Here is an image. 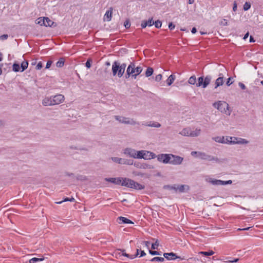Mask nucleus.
<instances>
[{"label":"nucleus","instance_id":"obj_23","mask_svg":"<svg viewBox=\"0 0 263 263\" xmlns=\"http://www.w3.org/2000/svg\"><path fill=\"white\" fill-rule=\"evenodd\" d=\"M212 139L216 142L226 144V137L224 136H217L213 137Z\"/></svg>","mask_w":263,"mask_h":263},{"label":"nucleus","instance_id":"obj_49","mask_svg":"<svg viewBox=\"0 0 263 263\" xmlns=\"http://www.w3.org/2000/svg\"><path fill=\"white\" fill-rule=\"evenodd\" d=\"M220 25L223 26H228V22L227 20L223 19L221 22Z\"/></svg>","mask_w":263,"mask_h":263},{"label":"nucleus","instance_id":"obj_63","mask_svg":"<svg viewBox=\"0 0 263 263\" xmlns=\"http://www.w3.org/2000/svg\"><path fill=\"white\" fill-rule=\"evenodd\" d=\"M250 227H247V228H243V229L239 228L238 229V231H247V230H249L250 229Z\"/></svg>","mask_w":263,"mask_h":263},{"label":"nucleus","instance_id":"obj_6","mask_svg":"<svg viewBox=\"0 0 263 263\" xmlns=\"http://www.w3.org/2000/svg\"><path fill=\"white\" fill-rule=\"evenodd\" d=\"M115 119L117 121H119L120 123L125 124L132 125L140 124V123L139 122H137L133 119H131V118H127V117H125L120 116H115Z\"/></svg>","mask_w":263,"mask_h":263},{"label":"nucleus","instance_id":"obj_33","mask_svg":"<svg viewBox=\"0 0 263 263\" xmlns=\"http://www.w3.org/2000/svg\"><path fill=\"white\" fill-rule=\"evenodd\" d=\"M154 70L151 67H148L145 72V76L146 77H149L151 76L153 73Z\"/></svg>","mask_w":263,"mask_h":263},{"label":"nucleus","instance_id":"obj_51","mask_svg":"<svg viewBox=\"0 0 263 263\" xmlns=\"http://www.w3.org/2000/svg\"><path fill=\"white\" fill-rule=\"evenodd\" d=\"M8 37V35L7 34H3L0 36V40L4 41L7 39Z\"/></svg>","mask_w":263,"mask_h":263},{"label":"nucleus","instance_id":"obj_52","mask_svg":"<svg viewBox=\"0 0 263 263\" xmlns=\"http://www.w3.org/2000/svg\"><path fill=\"white\" fill-rule=\"evenodd\" d=\"M42 67V63L41 62H40L37 63V65L36 66V69L37 70H40Z\"/></svg>","mask_w":263,"mask_h":263},{"label":"nucleus","instance_id":"obj_41","mask_svg":"<svg viewBox=\"0 0 263 263\" xmlns=\"http://www.w3.org/2000/svg\"><path fill=\"white\" fill-rule=\"evenodd\" d=\"M74 201V198H73V197H71L70 198H68V197H66L63 200L61 201H60V202H57L58 204H61L62 203V202H65V201H70V202H73Z\"/></svg>","mask_w":263,"mask_h":263},{"label":"nucleus","instance_id":"obj_30","mask_svg":"<svg viewBox=\"0 0 263 263\" xmlns=\"http://www.w3.org/2000/svg\"><path fill=\"white\" fill-rule=\"evenodd\" d=\"M176 77L174 74H171L167 79L166 83L168 86H170L175 80Z\"/></svg>","mask_w":263,"mask_h":263},{"label":"nucleus","instance_id":"obj_61","mask_svg":"<svg viewBox=\"0 0 263 263\" xmlns=\"http://www.w3.org/2000/svg\"><path fill=\"white\" fill-rule=\"evenodd\" d=\"M124 26H125V28H128L130 27V25L129 22H126V23H125Z\"/></svg>","mask_w":263,"mask_h":263},{"label":"nucleus","instance_id":"obj_47","mask_svg":"<svg viewBox=\"0 0 263 263\" xmlns=\"http://www.w3.org/2000/svg\"><path fill=\"white\" fill-rule=\"evenodd\" d=\"M140 167L143 168H152V167L151 165L147 164H143Z\"/></svg>","mask_w":263,"mask_h":263},{"label":"nucleus","instance_id":"obj_60","mask_svg":"<svg viewBox=\"0 0 263 263\" xmlns=\"http://www.w3.org/2000/svg\"><path fill=\"white\" fill-rule=\"evenodd\" d=\"M139 252H140V250L139 249H137L136 253L135 254L132 255V256H134V258H136V257H137L138 256Z\"/></svg>","mask_w":263,"mask_h":263},{"label":"nucleus","instance_id":"obj_64","mask_svg":"<svg viewBox=\"0 0 263 263\" xmlns=\"http://www.w3.org/2000/svg\"><path fill=\"white\" fill-rule=\"evenodd\" d=\"M192 33L194 34L197 32V29L195 27H193L191 30Z\"/></svg>","mask_w":263,"mask_h":263},{"label":"nucleus","instance_id":"obj_24","mask_svg":"<svg viewBox=\"0 0 263 263\" xmlns=\"http://www.w3.org/2000/svg\"><path fill=\"white\" fill-rule=\"evenodd\" d=\"M191 132V129L189 128H185L183 129L180 132V134L184 136H190Z\"/></svg>","mask_w":263,"mask_h":263},{"label":"nucleus","instance_id":"obj_59","mask_svg":"<svg viewBox=\"0 0 263 263\" xmlns=\"http://www.w3.org/2000/svg\"><path fill=\"white\" fill-rule=\"evenodd\" d=\"M238 260H239L238 258H236V259H234L233 260H229L227 262H229V263L236 262H237L238 261Z\"/></svg>","mask_w":263,"mask_h":263},{"label":"nucleus","instance_id":"obj_31","mask_svg":"<svg viewBox=\"0 0 263 263\" xmlns=\"http://www.w3.org/2000/svg\"><path fill=\"white\" fill-rule=\"evenodd\" d=\"M28 66V62L27 61H23L21 65V72L24 71L25 69L27 68Z\"/></svg>","mask_w":263,"mask_h":263},{"label":"nucleus","instance_id":"obj_37","mask_svg":"<svg viewBox=\"0 0 263 263\" xmlns=\"http://www.w3.org/2000/svg\"><path fill=\"white\" fill-rule=\"evenodd\" d=\"M188 82H189V84H192V85L195 84L196 82V77L195 76H191L189 78V79L188 80Z\"/></svg>","mask_w":263,"mask_h":263},{"label":"nucleus","instance_id":"obj_7","mask_svg":"<svg viewBox=\"0 0 263 263\" xmlns=\"http://www.w3.org/2000/svg\"><path fill=\"white\" fill-rule=\"evenodd\" d=\"M211 81V77L210 76H206L204 79L203 77H200L198 79V82L196 83V86H202V88H206L208 85L210 83Z\"/></svg>","mask_w":263,"mask_h":263},{"label":"nucleus","instance_id":"obj_53","mask_svg":"<svg viewBox=\"0 0 263 263\" xmlns=\"http://www.w3.org/2000/svg\"><path fill=\"white\" fill-rule=\"evenodd\" d=\"M175 27V25L173 24V23H170L168 25V28L170 30H173Z\"/></svg>","mask_w":263,"mask_h":263},{"label":"nucleus","instance_id":"obj_36","mask_svg":"<svg viewBox=\"0 0 263 263\" xmlns=\"http://www.w3.org/2000/svg\"><path fill=\"white\" fill-rule=\"evenodd\" d=\"M64 59L63 58H61L56 63V66L57 67H62L64 66Z\"/></svg>","mask_w":263,"mask_h":263},{"label":"nucleus","instance_id":"obj_56","mask_svg":"<svg viewBox=\"0 0 263 263\" xmlns=\"http://www.w3.org/2000/svg\"><path fill=\"white\" fill-rule=\"evenodd\" d=\"M237 10V3L236 1H235L233 3V11L234 12H235Z\"/></svg>","mask_w":263,"mask_h":263},{"label":"nucleus","instance_id":"obj_45","mask_svg":"<svg viewBox=\"0 0 263 263\" xmlns=\"http://www.w3.org/2000/svg\"><path fill=\"white\" fill-rule=\"evenodd\" d=\"M149 253L152 255H160V252L156 251L149 250Z\"/></svg>","mask_w":263,"mask_h":263},{"label":"nucleus","instance_id":"obj_20","mask_svg":"<svg viewBox=\"0 0 263 263\" xmlns=\"http://www.w3.org/2000/svg\"><path fill=\"white\" fill-rule=\"evenodd\" d=\"M237 140V137L226 136V144H236V141Z\"/></svg>","mask_w":263,"mask_h":263},{"label":"nucleus","instance_id":"obj_1","mask_svg":"<svg viewBox=\"0 0 263 263\" xmlns=\"http://www.w3.org/2000/svg\"><path fill=\"white\" fill-rule=\"evenodd\" d=\"M142 71V67H136L135 63H130L126 69L125 77L126 78H128L131 76L132 77L134 78V79H136L137 76L140 74Z\"/></svg>","mask_w":263,"mask_h":263},{"label":"nucleus","instance_id":"obj_28","mask_svg":"<svg viewBox=\"0 0 263 263\" xmlns=\"http://www.w3.org/2000/svg\"><path fill=\"white\" fill-rule=\"evenodd\" d=\"M201 133V129L196 128L195 130H192L190 134V137H195L198 136Z\"/></svg>","mask_w":263,"mask_h":263},{"label":"nucleus","instance_id":"obj_11","mask_svg":"<svg viewBox=\"0 0 263 263\" xmlns=\"http://www.w3.org/2000/svg\"><path fill=\"white\" fill-rule=\"evenodd\" d=\"M171 154H160L156 155L157 160L164 164H168L170 162Z\"/></svg>","mask_w":263,"mask_h":263},{"label":"nucleus","instance_id":"obj_62","mask_svg":"<svg viewBox=\"0 0 263 263\" xmlns=\"http://www.w3.org/2000/svg\"><path fill=\"white\" fill-rule=\"evenodd\" d=\"M146 255L145 253L143 250H140V257H143Z\"/></svg>","mask_w":263,"mask_h":263},{"label":"nucleus","instance_id":"obj_46","mask_svg":"<svg viewBox=\"0 0 263 263\" xmlns=\"http://www.w3.org/2000/svg\"><path fill=\"white\" fill-rule=\"evenodd\" d=\"M159 246V243L158 240H157L155 243L152 245V249H157V247Z\"/></svg>","mask_w":263,"mask_h":263},{"label":"nucleus","instance_id":"obj_43","mask_svg":"<svg viewBox=\"0 0 263 263\" xmlns=\"http://www.w3.org/2000/svg\"><path fill=\"white\" fill-rule=\"evenodd\" d=\"M154 24L155 25V26L156 27V28H159L161 27L162 23L161 21L157 20V21H155V23L154 22Z\"/></svg>","mask_w":263,"mask_h":263},{"label":"nucleus","instance_id":"obj_21","mask_svg":"<svg viewBox=\"0 0 263 263\" xmlns=\"http://www.w3.org/2000/svg\"><path fill=\"white\" fill-rule=\"evenodd\" d=\"M113 8L110 7L109 10H107L104 15V20L106 21H110L111 18L112 12Z\"/></svg>","mask_w":263,"mask_h":263},{"label":"nucleus","instance_id":"obj_27","mask_svg":"<svg viewBox=\"0 0 263 263\" xmlns=\"http://www.w3.org/2000/svg\"><path fill=\"white\" fill-rule=\"evenodd\" d=\"M44 26L46 27H52L54 24V22L50 20L48 17H44Z\"/></svg>","mask_w":263,"mask_h":263},{"label":"nucleus","instance_id":"obj_5","mask_svg":"<svg viewBox=\"0 0 263 263\" xmlns=\"http://www.w3.org/2000/svg\"><path fill=\"white\" fill-rule=\"evenodd\" d=\"M156 155L151 152L141 150L138 151L137 159H144L145 160H150L155 158Z\"/></svg>","mask_w":263,"mask_h":263},{"label":"nucleus","instance_id":"obj_32","mask_svg":"<svg viewBox=\"0 0 263 263\" xmlns=\"http://www.w3.org/2000/svg\"><path fill=\"white\" fill-rule=\"evenodd\" d=\"M21 66L19 64L14 63L12 66L13 70L15 72L21 71Z\"/></svg>","mask_w":263,"mask_h":263},{"label":"nucleus","instance_id":"obj_40","mask_svg":"<svg viewBox=\"0 0 263 263\" xmlns=\"http://www.w3.org/2000/svg\"><path fill=\"white\" fill-rule=\"evenodd\" d=\"M44 21H45L44 17H40L37 20H36V23L41 26H42V25L44 26V23H45Z\"/></svg>","mask_w":263,"mask_h":263},{"label":"nucleus","instance_id":"obj_54","mask_svg":"<svg viewBox=\"0 0 263 263\" xmlns=\"http://www.w3.org/2000/svg\"><path fill=\"white\" fill-rule=\"evenodd\" d=\"M52 63V62L51 61H47V62L46 63V68H47V69L49 68L51 65Z\"/></svg>","mask_w":263,"mask_h":263},{"label":"nucleus","instance_id":"obj_2","mask_svg":"<svg viewBox=\"0 0 263 263\" xmlns=\"http://www.w3.org/2000/svg\"><path fill=\"white\" fill-rule=\"evenodd\" d=\"M126 65L125 63H120L118 61H115L112 65V71L114 76L117 75L119 78L123 76Z\"/></svg>","mask_w":263,"mask_h":263},{"label":"nucleus","instance_id":"obj_4","mask_svg":"<svg viewBox=\"0 0 263 263\" xmlns=\"http://www.w3.org/2000/svg\"><path fill=\"white\" fill-rule=\"evenodd\" d=\"M124 182V186H126L127 187L137 190H141L145 188V186L144 185L140 184L138 182L128 178H126L125 181Z\"/></svg>","mask_w":263,"mask_h":263},{"label":"nucleus","instance_id":"obj_58","mask_svg":"<svg viewBox=\"0 0 263 263\" xmlns=\"http://www.w3.org/2000/svg\"><path fill=\"white\" fill-rule=\"evenodd\" d=\"M143 243L145 245V246L147 247V248H149L150 242L148 241H143Z\"/></svg>","mask_w":263,"mask_h":263},{"label":"nucleus","instance_id":"obj_55","mask_svg":"<svg viewBox=\"0 0 263 263\" xmlns=\"http://www.w3.org/2000/svg\"><path fill=\"white\" fill-rule=\"evenodd\" d=\"M231 78H229L227 79V81L226 82V84L228 86H230L233 83L232 82H231Z\"/></svg>","mask_w":263,"mask_h":263},{"label":"nucleus","instance_id":"obj_14","mask_svg":"<svg viewBox=\"0 0 263 263\" xmlns=\"http://www.w3.org/2000/svg\"><path fill=\"white\" fill-rule=\"evenodd\" d=\"M126 178L118 177V178H106V181L113 183L115 184L121 185L124 186L123 183L125 181Z\"/></svg>","mask_w":263,"mask_h":263},{"label":"nucleus","instance_id":"obj_26","mask_svg":"<svg viewBox=\"0 0 263 263\" xmlns=\"http://www.w3.org/2000/svg\"><path fill=\"white\" fill-rule=\"evenodd\" d=\"M143 125L146 126H150V127H160L161 126V124L158 122H151L149 123H142Z\"/></svg>","mask_w":263,"mask_h":263},{"label":"nucleus","instance_id":"obj_16","mask_svg":"<svg viewBox=\"0 0 263 263\" xmlns=\"http://www.w3.org/2000/svg\"><path fill=\"white\" fill-rule=\"evenodd\" d=\"M165 188L167 187L170 188L171 189L174 190L175 191H178L180 193H183L185 191V190H189V187L187 185H177L174 186H165Z\"/></svg>","mask_w":263,"mask_h":263},{"label":"nucleus","instance_id":"obj_15","mask_svg":"<svg viewBox=\"0 0 263 263\" xmlns=\"http://www.w3.org/2000/svg\"><path fill=\"white\" fill-rule=\"evenodd\" d=\"M51 97L53 105L60 104L63 102L65 100L64 95L61 94H58Z\"/></svg>","mask_w":263,"mask_h":263},{"label":"nucleus","instance_id":"obj_44","mask_svg":"<svg viewBox=\"0 0 263 263\" xmlns=\"http://www.w3.org/2000/svg\"><path fill=\"white\" fill-rule=\"evenodd\" d=\"M200 153V152H196V151H193L191 152V154L192 156H195L197 158H199V154Z\"/></svg>","mask_w":263,"mask_h":263},{"label":"nucleus","instance_id":"obj_19","mask_svg":"<svg viewBox=\"0 0 263 263\" xmlns=\"http://www.w3.org/2000/svg\"><path fill=\"white\" fill-rule=\"evenodd\" d=\"M117 221L119 224L126 223L130 224L134 223L130 220L127 219L126 217L120 216L117 218Z\"/></svg>","mask_w":263,"mask_h":263},{"label":"nucleus","instance_id":"obj_35","mask_svg":"<svg viewBox=\"0 0 263 263\" xmlns=\"http://www.w3.org/2000/svg\"><path fill=\"white\" fill-rule=\"evenodd\" d=\"M44 259V258L33 257L29 260V263H36L38 261H43Z\"/></svg>","mask_w":263,"mask_h":263},{"label":"nucleus","instance_id":"obj_12","mask_svg":"<svg viewBox=\"0 0 263 263\" xmlns=\"http://www.w3.org/2000/svg\"><path fill=\"white\" fill-rule=\"evenodd\" d=\"M209 182L214 185H225L231 184L232 183V180L222 181L221 180L210 178L209 179Z\"/></svg>","mask_w":263,"mask_h":263},{"label":"nucleus","instance_id":"obj_57","mask_svg":"<svg viewBox=\"0 0 263 263\" xmlns=\"http://www.w3.org/2000/svg\"><path fill=\"white\" fill-rule=\"evenodd\" d=\"M238 85L242 89L244 90L246 88V86L242 83L239 82Z\"/></svg>","mask_w":263,"mask_h":263},{"label":"nucleus","instance_id":"obj_34","mask_svg":"<svg viewBox=\"0 0 263 263\" xmlns=\"http://www.w3.org/2000/svg\"><path fill=\"white\" fill-rule=\"evenodd\" d=\"M214 253V252L212 250L209 251H201L199 252V254L204 255L205 256H211L213 255Z\"/></svg>","mask_w":263,"mask_h":263},{"label":"nucleus","instance_id":"obj_42","mask_svg":"<svg viewBox=\"0 0 263 263\" xmlns=\"http://www.w3.org/2000/svg\"><path fill=\"white\" fill-rule=\"evenodd\" d=\"M251 6L250 2H246L243 5V9L245 11H247L251 8Z\"/></svg>","mask_w":263,"mask_h":263},{"label":"nucleus","instance_id":"obj_17","mask_svg":"<svg viewBox=\"0 0 263 263\" xmlns=\"http://www.w3.org/2000/svg\"><path fill=\"white\" fill-rule=\"evenodd\" d=\"M163 256L165 258H166L167 260H175L177 258H179L181 260H182L183 259L181 258L180 256H177L175 253L173 252L171 253H164L163 254Z\"/></svg>","mask_w":263,"mask_h":263},{"label":"nucleus","instance_id":"obj_9","mask_svg":"<svg viewBox=\"0 0 263 263\" xmlns=\"http://www.w3.org/2000/svg\"><path fill=\"white\" fill-rule=\"evenodd\" d=\"M199 158L201 159L208 160L209 161H215L216 162L219 163L220 162L219 159L217 157H215L213 156L209 155L203 152H200L199 154Z\"/></svg>","mask_w":263,"mask_h":263},{"label":"nucleus","instance_id":"obj_39","mask_svg":"<svg viewBox=\"0 0 263 263\" xmlns=\"http://www.w3.org/2000/svg\"><path fill=\"white\" fill-rule=\"evenodd\" d=\"M121 252L122 253V255L123 256L127 257L129 258L130 259H134V256H132V255L126 253L125 252V250H121Z\"/></svg>","mask_w":263,"mask_h":263},{"label":"nucleus","instance_id":"obj_13","mask_svg":"<svg viewBox=\"0 0 263 263\" xmlns=\"http://www.w3.org/2000/svg\"><path fill=\"white\" fill-rule=\"evenodd\" d=\"M138 151L135 149L127 147L123 149V154L126 156L137 159Z\"/></svg>","mask_w":263,"mask_h":263},{"label":"nucleus","instance_id":"obj_22","mask_svg":"<svg viewBox=\"0 0 263 263\" xmlns=\"http://www.w3.org/2000/svg\"><path fill=\"white\" fill-rule=\"evenodd\" d=\"M154 25V22L153 18H151L148 21H142L141 23V27L143 28H145L146 26H152Z\"/></svg>","mask_w":263,"mask_h":263},{"label":"nucleus","instance_id":"obj_50","mask_svg":"<svg viewBox=\"0 0 263 263\" xmlns=\"http://www.w3.org/2000/svg\"><path fill=\"white\" fill-rule=\"evenodd\" d=\"M91 60L90 59H88L86 62L85 63V66L87 68H89L91 67V63H90Z\"/></svg>","mask_w":263,"mask_h":263},{"label":"nucleus","instance_id":"obj_25","mask_svg":"<svg viewBox=\"0 0 263 263\" xmlns=\"http://www.w3.org/2000/svg\"><path fill=\"white\" fill-rule=\"evenodd\" d=\"M223 84V77H220L218 78L215 81V88L222 85Z\"/></svg>","mask_w":263,"mask_h":263},{"label":"nucleus","instance_id":"obj_18","mask_svg":"<svg viewBox=\"0 0 263 263\" xmlns=\"http://www.w3.org/2000/svg\"><path fill=\"white\" fill-rule=\"evenodd\" d=\"M42 104L45 106H53L52 97H45L42 100Z\"/></svg>","mask_w":263,"mask_h":263},{"label":"nucleus","instance_id":"obj_29","mask_svg":"<svg viewBox=\"0 0 263 263\" xmlns=\"http://www.w3.org/2000/svg\"><path fill=\"white\" fill-rule=\"evenodd\" d=\"M234 143L238 144H246L249 143V141L245 139L237 137V140Z\"/></svg>","mask_w":263,"mask_h":263},{"label":"nucleus","instance_id":"obj_48","mask_svg":"<svg viewBox=\"0 0 263 263\" xmlns=\"http://www.w3.org/2000/svg\"><path fill=\"white\" fill-rule=\"evenodd\" d=\"M162 76L161 74L157 75L155 77V80L157 82H159L161 80Z\"/></svg>","mask_w":263,"mask_h":263},{"label":"nucleus","instance_id":"obj_3","mask_svg":"<svg viewBox=\"0 0 263 263\" xmlns=\"http://www.w3.org/2000/svg\"><path fill=\"white\" fill-rule=\"evenodd\" d=\"M213 106L222 113L226 114L228 115H230L231 114V111L229 110V105L225 101H217L214 103Z\"/></svg>","mask_w":263,"mask_h":263},{"label":"nucleus","instance_id":"obj_8","mask_svg":"<svg viewBox=\"0 0 263 263\" xmlns=\"http://www.w3.org/2000/svg\"><path fill=\"white\" fill-rule=\"evenodd\" d=\"M183 161V157L171 154L170 162H168V164L172 165H180L182 163Z\"/></svg>","mask_w":263,"mask_h":263},{"label":"nucleus","instance_id":"obj_38","mask_svg":"<svg viewBox=\"0 0 263 263\" xmlns=\"http://www.w3.org/2000/svg\"><path fill=\"white\" fill-rule=\"evenodd\" d=\"M151 261L163 262L164 261V258L161 257H155L150 260Z\"/></svg>","mask_w":263,"mask_h":263},{"label":"nucleus","instance_id":"obj_10","mask_svg":"<svg viewBox=\"0 0 263 263\" xmlns=\"http://www.w3.org/2000/svg\"><path fill=\"white\" fill-rule=\"evenodd\" d=\"M112 161L120 164L132 165L133 161L127 159L121 158L116 157L111 158Z\"/></svg>","mask_w":263,"mask_h":263}]
</instances>
